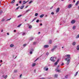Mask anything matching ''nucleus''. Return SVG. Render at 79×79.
I'll use <instances>...</instances> for the list:
<instances>
[{
	"mask_svg": "<svg viewBox=\"0 0 79 79\" xmlns=\"http://www.w3.org/2000/svg\"><path fill=\"white\" fill-rule=\"evenodd\" d=\"M66 57L68 56L67 58L65 59V61H67V64H69V61H70V60L69 59H71V57H70V55H65Z\"/></svg>",
	"mask_w": 79,
	"mask_h": 79,
	"instance_id": "1",
	"label": "nucleus"
},
{
	"mask_svg": "<svg viewBox=\"0 0 79 79\" xmlns=\"http://www.w3.org/2000/svg\"><path fill=\"white\" fill-rule=\"evenodd\" d=\"M75 23H76V20H73L71 21L72 24H74Z\"/></svg>",
	"mask_w": 79,
	"mask_h": 79,
	"instance_id": "2",
	"label": "nucleus"
},
{
	"mask_svg": "<svg viewBox=\"0 0 79 79\" xmlns=\"http://www.w3.org/2000/svg\"><path fill=\"white\" fill-rule=\"evenodd\" d=\"M60 61V60H59V59H58L57 61L54 64L55 65H57V64H58V63L59 62V61Z\"/></svg>",
	"mask_w": 79,
	"mask_h": 79,
	"instance_id": "3",
	"label": "nucleus"
},
{
	"mask_svg": "<svg viewBox=\"0 0 79 79\" xmlns=\"http://www.w3.org/2000/svg\"><path fill=\"white\" fill-rule=\"evenodd\" d=\"M60 8H58L57 9V10H56V13H58V12H59V11H60Z\"/></svg>",
	"mask_w": 79,
	"mask_h": 79,
	"instance_id": "4",
	"label": "nucleus"
},
{
	"mask_svg": "<svg viewBox=\"0 0 79 79\" xmlns=\"http://www.w3.org/2000/svg\"><path fill=\"white\" fill-rule=\"evenodd\" d=\"M72 4H69L68 6V8H71V7H72Z\"/></svg>",
	"mask_w": 79,
	"mask_h": 79,
	"instance_id": "5",
	"label": "nucleus"
},
{
	"mask_svg": "<svg viewBox=\"0 0 79 79\" xmlns=\"http://www.w3.org/2000/svg\"><path fill=\"white\" fill-rule=\"evenodd\" d=\"M53 59H54V58H53V57H52L51 58V61H53V62H54V61H55V60H54Z\"/></svg>",
	"mask_w": 79,
	"mask_h": 79,
	"instance_id": "6",
	"label": "nucleus"
},
{
	"mask_svg": "<svg viewBox=\"0 0 79 79\" xmlns=\"http://www.w3.org/2000/svg\"><path fill=\"white\" fill-rule=\"evenodd\" d=\"M29 2V1H27V2H26L25 1H23V5H24V4H26L27 2Z\"/></svg>",
	"mask_w": 79,
	"mask_h": 79,
	"instance_id": "7",
	"label": "nucleus"
},
{
	"mask_svg": "<svg viewBox=\"0 0 79 79\" xmlns=\"http://www.w3.org/2000/svg\"><path fill=\"white\" fill-rule=\"evenodd\" d=\"M49 47V46L48 45H45L44 46V48H48Z\"/></svg>",
	"mask_w": 79,
	"mask_h": 79,
	"instance_id": "8",
	"label": "nucleus"
},
{
	"mask_svg": "<svg viewBox=\"0 0 79 79\" xmlns=\"http://www.w3.org/2000/svg\"><path fill=\"white\" fill-rule=\"evenodd\" d=\"M56 71H57V72H59V73H60V70H58V69H56Z\"/></svg>",
	"mask_w": 79,
	"mask_h": 79,
	"instance_id": "9",
	"label": "nucleus"
},
{
	"mask_svg": "<svg viewBox=\"0 0 79 79\" xmlns=\"http://www.w3.org/2000/svg\"><path fill=\"white\" fill-rule=\"evenodd\" d=\"M79 1H78L77 2V3H76V4H75L76 6H77V5L79 4Z\"/></svg>",
	"mask_w": 79,
	"mask_h": 79,
	"instance_id": "10",
	"label": "nucleus"
},
{
	"mask_svg": "<svg viewBox=\"0 0 79 79\" xmlns=\"http://www.w3.org/2000/svg\"><path fill=\"white\" fill-rule=\"evenodd\" d=\"M44 14H42V15H40V18H43L44 17Z\"/></svg>",
	"mask_w": 79,
	"mask_h": 79,
	"instance_id": "11",
	"label": "nucleus"
},
{
	"mask_svg": "<svg viewBox=\"0 0 79 79\" xmlns=\"http://www.w3.org/2000/svg\"><path fill=\"white\" fill-rule=\"evenodd\" d=\"M10 47H14V45L13 44H11L10 45Z\"/></svg>",
	"mask_w": 79,
	"mask_h": 79,
	"instance_id": "12",
	"label": "nucleus"
},
{
	"mask_svg": "<svg viewBox=\"0 0 79 79\" xmlns=\"http://www.w3.org/2000/svg\"><path fill=\"white\" fill-rule=\"evenodd\" d=\"M15 2V0H13V1H11L10 3H14Z\"/></svg>",
	"mask_w": 79,
	"mask_h": 79,
	"instance_id": "13",
	"label": "nucleus"
},
{
	"mask_svg": "<svg viewBox=\"0 0 79 79\" xmlns=\"http://www.w3.org/2000/svg\"><path fill=\"white\" fill-rule=\"evenodd\" d=\"M76 27V26H73V30H74V29H75Z\"/></svg>",
	"mask_w": 79,
	"mask_h": 79,
	"instance_id": "14",
	"label": "nucleus"
},
{
	"mask_svg": "<svg viewBox=\"0 0 79 79\" xmlns=\"http://www.w3.org/2000/svg\"><path fill=\"white\" fill-rule=\"evenodd\" d=\"M44 70H45V71H48V68H47L45 69V68H44Z\"/></svg>",
	"mask_w": 79,
	"mask_h": 79,
	"instance_id": "15",
	"label": "nucleus"
},
{
	"mask_svg": "<svg viewBox=\"0 0 79 79\" xmlns=\"http://www.w3.org/2000/svg\"><path fill=\"white\" fill-rule=\"evenodd\" d=\"M36 19V18H35L32 20L31 23H32V22H33V21H35V20Z\"/></svg>",
	"mask_w": 79,
	"mask_h": 79,
	"instance_id": "16",
	"label": "nucleus"
},
{
	"mask_svg": "<svg viewBox=\"0 0 79 79\" xmlns=\"http://www.w3.org/2000/svg\"><path fill=\"white\" fill-rule=\"evenodd\" d=\"M77 50H79V45L77 46Z\"/></svg>",
	"mask_w": 79,
	"mask_h": 79,
	"instance_id": "17",
	"label": "nucleus"
},
{
	"mask_svg": "<svg viewBox=\"0 0 79 79\" xmlns=\"http://www.w3.org/2000/svg\"><path fill=\"white\" fill-rule=\"evenodd\" d=\"M24 5H23L21 7L20 9H23V8H24Z\"/></svg>",
	"mask_w": 79,
	"mask_h": 79,
	"instance_id": "18",
	"label": "nucleus"
},
{
	"mask_svg": "<svg viewBox=\"0 0 79 79\" xmlns=\"http://www.w3.org/2000/svg\"><path fill=\"white\" fill-rule=\"evenodd\" d=\"M76 42H73V45H76Z\"/></svg>",
	"mask_w": 79,
	"mask_h": 79,
	"instance_id": "19",
	"label": "nucleus"
},
{
	"mask_svg": "<svg viewBox=\"0 0 79 79\" xmlns=\"http://www.w3.org/2000/svg\"><path fill=\"white\" fill-rule=\"evenodd\" d=\"M77 74H78V72H77L76 74L74 75V76H76L77 75Z\"/></svg>",
	"mask_w": 79,
	"mask_h": 79,
	"instance_id": "20",
	"label": "nucleus"
},
{
	"mask_svg": "<svg viewBox=\"0 0 79 79\" xmlns=\"http://www.w3.org/2000/svg\"><path fill=\"white\" fill-rule=\"evenodd\" d=\"M55 48H52V49L51 50L52 52H53V51L54 50H55Z\"/></svg>",
	"mask_w": 79,
	"mask_h": 79,
	"instance_id": "21",
	"label": "nucleus"
},
{
	"mask_svg": "<svg viewBox=\"0 0 79 79\" xmlns=\"http://www.w3.org/2000/svg\"><path fill=\"white\" fill-rule=\"evenodd\" d=\"M18 72V70H15L14 71V73H17Z\"/></svg>",
	"mask_w": 79,
	"mask_h": 79,
	"instance_id": "22",
	"label": "nucleus"
},
{
	"mask_svg": "<svg viewBox=\"0 0 79 79\" xmlns=\"http://www.w3.org/2000/svg\"><path fill=\"white\" fill-rule=\"evenodd\" d=\"M32 2H33V1H31L29 2V4H31V3H32Z\"/></svg>",
	"mask_w": 79,
	"mask_h": 79,
	"instance_id": "23",
	"label": "nucleus"
},
{
	"mask_svg": "<svg viewBox=\"0 0 79 79\" xmlns=\"http://www.w3.org/2000/svg\"><path fill=\"white\" fill-rule=\"evenodd\" d=\"M37 15H38V13H36L35 14V16H37Z\"/></svg>",
	"mask_w": 79,
	"mask_h": 79,
	"instance_id": "24",
	"label": "nucleus"
},
{
	"mask_svg": "<svg viewBox=\"0 0 79 79\" xmlns=\"http://www.w3.org/2000/svg\"><path fill=\"white\" fill-rule=\"evenodd\" d=\"M58 77V75H57V74L55 75V77Z\"/></svg>",
	"mask_w": 79,
	"mask_h": 79,
	"instance_id": "25",
	"label": "nucleus"
},
{
	"mask_svg": "<svg viewBox=\"0 0 79 79\" xmlns=\"http://www.w3.org/2000/svg\"><path fill=\"white\" fill-rule=\"evenodd\" d=\"M22 16V15H19L18 17L17 18H19L20 17H21V16Z\"/></svg>",
	"mask_w": 79,
	"mask_h": 79,
	"instance_id": "26",
	"label": "nucleus"
},
{
	"mask_svg": "<svg viewBox=\"0 0 79 79\" xmlns=\"http://www.w3.org/2000/svg\"><path fill=\"white\" fill-rule=\"evenodd\" d=\"M32 28V26L31 25H30L29 26V28L30 29H31V28Z\"/></svg>",
	"mask_w": 79,
	"mask_h": 79,
	"instance_id": "27",
	"label": "nucleus"
},
{
	"mask_svg": "<svg viewBox=\"0 0 79 79\" xmlns=\"http://www.w3.org/2000/svg\"><path fill=\"white\" fill-rule=\"evenodd\" d=\"M5 21V19H2L1 20L2 22H3Z\"/></svg>",
	"mask_w": 79,
	"mask_h": 79,
	"instance_id": "28",
	"label": "nucleus"
},
{
	"mask_svg": "<svg viewBox=\"0 0 79 79\" xmlns=\"http://www.w3.org/2000/svg\"><path fill=\"white\" fill-rule=\"evenodd\" d=\"M79 34L77 36V37H76V38L77 39V38H79Z\"/></svg>",
	"mask_w": 79,
	"mask_h": 79,
	"instance_id": "29",
	"label": "nucleus"
},
{
	"mask_svg": "<svg viewBox=\"0 0 79 79\" xmlns=\"http://www.w3.org/2000/svg\"><path fill=\"white\" fill-rule=\"evenodd\" d=\"M49 44H52V40H49Z\"/></svg>",
	"mask_w": 79,
	"mask_h": 79,
	"instance_id": "30",
	"label": "nucleus"
},
{
	"mask_svg": "<svg viewBox=\"0 0 79 79\" xmlns=\"http://www.w3.org/2000/svg\"><path fill=\"white\" fill-rule=\"evenodd\" d=\"M21 26V24H20V25H19L17 27H20V26Z\"/></svg>",
	"mask_w": 79,
	"mask_h": 79,
	"instance_id": "31",
	"label": "nucleus"
},
{
	"mask_svg": "<svg viewBox=\"0 0 79 79\" xmlns=\"http://www.w3.org/2000/svg\"><path fill=\"white\" fill-rule=\"evenodd\" d=\"M35 63H34V64H32V66H33V67L35 66Z\"/></svg>",
	"mask_w": 79,
	"mask_h": 79,
	"instance_id": "32",
	"label": "nucleus"
},
{
	"mask_svg": "<svg viewBox=\"0 0 79 79\" xmlns=\"http://www.w3.org/2000/svg\"><path fill=\"white\" fill-rule=\"evenodd\" d=\"M30 11V10H26V12L27 13V12H28V11Z\"/></svg>",
	"mask_w": 79,
	"mask_h": 79,
	"instance_id": "33",
	"label": "nucleus"
},
{
	"mask_svg": "<svg viewBox=\"0 0 79 79\" xmlns=\"http://www.w3.org/2000/svg\"><path fill=\"white\" fill-rule=\"evenodd\" d=\"M39 19H37V20L36 21V23H39Z\"/></svg>",
	"mask_w": 79,
	"mask_h": 79,
	"instance_id": "34",
	"label": "nucleus"
},
{
	"mask_svg": "<svg viewBox=\"0 0 79 79\" xmlns=\"http://www.w3.org/2000/svg\"><path fill=\"white\" fill-rule=\"evenodd\" d=\"M26 45H27V44H24V45H23V47H26Z\"/></svg>",
	"mask_w": 79,
	"mask_h": 79,
	"instance_id": "35",
	"label": "nucleus"
},
{
	"mask_svg": "<svg viewBox=\"0 0 79 79\" xmlns=\"http://www.w3.org/2000/svg\"><path fill=\"white\" fill-rule=\"evenodd\" d=\"M7 77V75H6L4 77L5 79H6Z\"/></svg>",
	"mask_w": 79,
	"mask_h": 79,
	"instance_id": "36",
	"label": "nucleus"
},
{
	"mask_svg": "<svg viewBox=\"0 0 79 79\" xmlns=\"http://www.w3.org/2000/svg\"><path fill=\"white\" fill-rule=\"evenodd\" d=\"M45 79V78L44 77H42V78H40V79Z\"/></svg>",
	"mask_w": 79,
	"mask_h": 79,
	"instance_id": "37",
	"label": "nucleus"
},
{
	"mask_svg": "<svg viewBox=\"0 0 79 79\" xmlns=\"http://www.w3.org/2000/svg\"><path fill=\"white\" fill-rule=\"evenodd\" d=\"M53 8V6H52L50 8V10H52V8Z\"/></svg>",
	"mask_w": 79,
	"mask_h": 79,
	"instance_id": "38",
	"label": "nucleus"
},
{
	"mask_svg": "<svg viewBox=\"0 0 79 79\" xmlns=\"http://www.w3.org/2000/svg\"><path fill=\"white\" fill-rule=\"evenodd\" d=\"M23 35H25V33H23L22 34Z\"/></svg>",
	"mask_w": 79,
	"mask_h": 79,
	"instance_id": "39",
	"label": "nucleus"
},
{
	"mask_svg": "<svg viewBox=\"0 0 79 79\" xmlns=\"http://www.w3.org/2000/svg\"><path fill=\"white\" fill-rule=\"evenodd\" d=\"M51 15H54V13L52 12L51 13Z\"/></svg>",
	"mask_w": 79,
	"mask_h": 79,
	"instance_id": "40",
	"label": "nucleus"
},
{
	"mask_svg": "<svg viewBox=\"0 0 79 79\" xmlns=\"http://www.w3.org/2000/svg\"><path fill=\"white\" fill-rule=\"evenodd\" d=\"M30 54H32V52H30Z\"/></svg>",
	"mask_w": 79,
	"mask_h": 79,
	"instance_id": "41",
	"label": "nucleus"
},
{
	"mask_svg": "<svg viewBox=\"0 0 79 79\" xmlns=\"http://www.w3.org/2000/svg\"><path fill=\"white\" fill-rule=\"evenodd\" d=\"M60 67V66L58 65L57 67V69H58V68Z\"/></svg>",
	"mask_w": 79,
	"mask_h": 79,
	"instance_id": "42",
	"label": "nucleus"
},
{
	"mask_svg": "<svg viewBox=\"0 0 79 79\" xmlns=\"http://www.w3.org/2000/svg\"><path fill=\"white\" fill-rule=\"evenodd\" d=\"M7 35H10V34H9V33H7Z\"/></svg>",
	"mask_w": 79,
	"mask_h": 79,
	"instance_id": "43",
	"label": "nucleus"
},
{
	"mask_svg": "<svg viewBox=\"0 0 79 79\" xmlns=\"http://www.w3.org/2000/svg\"><path fill=\"white\" fill-rule=\"evenodd\" d=\"M19 7H18L17 8L16 10H18L19 9Z\"/></svg>",
	"mask_w": 79,
	"mask_h": 79,
	"instance_id": "44",
	"label": "nucleus"
},
{
	"mask_svg": "<svg viewBox=\"0 0 79 79\" xmlns=\"http://www.w3.org/2000/svg\"><path fill=\"white\" fill-rule=\"evenodd\" d=\"M19 3H21V1H19Z\"/></svg>",
	"mask_w": 79,
	"mask_h": 79,
	"instance_id": "45",
	"label": "nucleus"
},
{
	"mask_svg": "<svg viewBox=\"0 0 79 79\" xmlns=\"http://www.w3.org/2000/svg\"><path fill=\"white\" fill-rule=\"evenodd\" d=\"M2 13V11L0 10V14H1Z\"/></svg>",
	"mask_w": 79,
	"mask_h": 79,
	"instance_id": "46",
	"label": "nucleus"
},
{
	"mask_svg": "<svg viewBox=\"0 0 79 79\" xmlns=\"http://www.w3.org/2000/svg\"><path fill=\"white\" fill-rule=\"evenodd\" d=\"M56 47H57V46H56L54 47V48H56Z\"/></svg>",
	"mask_w": 79,
	"mask_h": 79,
	"instance_id": "47",
	"label": "nucleus"
},
{
	"mask_svg": "<svg viewBox=\"0 0 79 79\" xmlns=\"http://www.w3.org/2000/svg\"><path fill=\"white\" fill-rule=\"evenodd\" d=\"M40 34V32H39L38 33V34Z\"/></svg>",
	"mask_w": 79,
	"mask_h": 79,
	"instance_id": "48",
	"label": "nucleus"
},
{
	"mask_svg": "<svg viewBox=\"0 0 79 79\" xmlns=\"http://www.w3.org/2000/svg\"><path fill=\"white\" fill-rule=\"evenodd\" d=\"M35 44H36V43L35 42L34 43H33V44L34 45Z\"/></svg>",
	"mask_w": 79,
	"mask_h": 79,
	"instance_id": "49",
	"label": "nucleus"
},
{
	"mask_svg": "<svg viewBox=\"0 0 79 79\" xmlns=\"http://www.w3.org/2000/svg\"><path fill=\"white\" fill-rule=\"evenodd\" d=\"M47 55H48V53H46Z\"/></svg>",
	"mask_w": 79,
	"mask_h": 79,
	"instance_id": "50",
	"label": "nucleus"
},
{
	"mask_svg": "<svg viewBox=\"0 0 79 79\" xmlns=\"http://www.w3.org/2000/svg\"><path fill=\"white\" fill-rule=\"evenodd\" d=\"M22 76V74H21V75H20V77H21Z\"/></svg>",
	"mask_w": 79,
	"mask_h": 79,
	"instance_id": "51",
	"label": "nucleus"
},
{
	"mask_svg": "<svg viewBox=\"0 0 79 79\" xmlns=\"http://www.w3.org/2000/svg\"><path fill=\"white\" fill-rule=\"evenodd\" d=\"M27 7H28V6H26L25 7V8H27Z\"/></svg>",
	"mask_w": 79,
	"mask_h": 79,
	"instance_id": "52",
	"label": "nucleus"
},
{
	"mask_svg": "<svg viewBox=\"0 0 79 79\" xmlns=\"http://www.w3.org/2000/svg\"><path fill=\"white\" fill-rule=\"evenodd\" d=\"M3 30H1V32H3Z\"/></svg>",
	"mask_w": 79,
	"mask_h": 79,
	"instance_id": "53",
	"label": "nucleus"
},
{
	"mask_svg": "<svg viewBox=\"0 0 79 79\" xmlns=\"http://www.w3.org/2000/svg\"><path fill=\"white\" fill-rule=\"evenodd\" d=\"M40 26H42V23H40Z\"/></svg>",
	"mask_w": 79,
	"mask_h": 79,
	"instance_id": "54",
	"label": "nucleus"
},
{
	"mask_svg": "<svg viewBox=\"0 0 79 79\" xmlns=\"http://www.w3.org/2000/svg\"><path fill=\"white\" fill-rule=\"evenodd\" d=\"M33 40V38H32V39H30V40Z\"/></svg>",
	"mask_w": 79,
	"mask_h": 79,
	"instance_id": "55",
	"label": "nucleus"
},
{
	"mask_svg": "<svg viewBox=\"0 0 79 79\" xmlns=\"http://www.w3.org/2000/svg\"><path fill=\"white\" fill-rule=\"evenodd\" d=\"M18 6V4H17L16 5V6Z\"/></svg>",
	"mask_w": 79,
	"mask_h": 79,
	"instance_id": "56",
	"label": "nucleus"
},
{
	"mask_svg": "<svg viewBox=\"0 0 79 79\" xmlns=\"http://www.w3.org/2000/svg\"><path fill=\"white\" fill-rule=\"evenodd\" d=\"M11 18H10V19H9L8 20H7V21L8 20H10V19H11Z\"/></svg>",
	"mask_w": 79,
	"mask_h": 79,
	"instance_id": "57",
	"label": "nucleus"
},
{
	"mask_svg": "<svg viewBox=\"0 0 79 79\" xmlns=\"http://www.w3.org/2000/svg\"><path fill=\"white\" fill-rule=\"evenodd\" d=\"M14 32H16V30H14Z\"/></svg>",
	"mask_w": 79,
	"mask_h": 79,
	"instance_id": "58",
	"label": "nucleus"
},
{
	"mask_svg": "<svg viewBox=\"0 0 79 79\" xmlns=\"http://www.w3.org/2000/svg\"><path fill=\"white\" fill-rule=\"evenodd\" d=\"M37 60H38V58L37 59L35 60V61H37Z\"/></svg>",
	"mask_w": 79,
	"mask_h": 79,
	"instance_id": "59",
	"label": "nucleus"
},
{
	"mask_svg": "<svg viewBox=\"0 0 79 79\" xmlns=\"http://www.w3.org/2000/svg\"><path fill=\"white\" fill-rule=\"evenodd\" d=\"M76 2L75 0H73V2Z\"/></svg>",
	"mask_w": 79,
	"mask_h": 79,
	"instance_id": "60",
	"label": "nucleus"
},
{
	"mask_svg": "<svg viewBox=\"0 0 79 79\" xmlns=\"http://www.w3.org/2000/svg\"><path fill=\"white\" fill-rule=\"evenodd\" d=\"M1 62H2V60H1Z\"/></svg>",
	"mask_w": 79,
	"mask_h": 79,
	"instance_id": "61",
	"label": "nucleus"
},
{
	"mask_svg": "<svg viewBox=\"0 0 79 79\" xmlns=\"http://www.w3.org/2000/svg\"><path fill=\"white\" fill-rule=\"evenodd\" d=\"M63 64H61V65H63Z\"/></svg>",
	"mask_w": 79,
	"mask_h": 79,
	"instance_id": "62",
	"label": "nucleus"
},
{
	"mask_svg": "<svg viewBox=\"0 0 79 79\" xmlns=\"http://www.w3.org/2000/svg\"><path fill=\"white\" fill-rule=\"evenodd\" d=\"M25 21H27V20L26 19L25 20Z\"/></svg>",
	"mask_w": 79,
	"mask_h": 79,
	"instance_id": "63",
	"label": "nucleus"
},
{
	"mask_svg": "<svg viewBox=\"0 0 79 79\" xmlns=\"http://www.w3.org/2000/svg\"><path fill=\"white\" fill-rule=\"evenodd\" d=\"M64 48V47H62V48Z\"/></svg>",
	"mask_w": 79,
	"mask_h": 79,
	"instance_id": "64",
	"label": "nucleus"
}]
</instances>
